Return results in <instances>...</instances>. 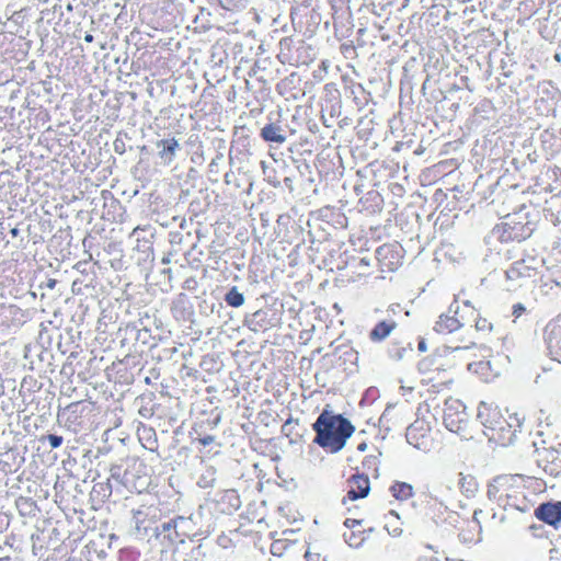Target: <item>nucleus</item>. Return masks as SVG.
Instances as JSON below:
<instances>
[{"instance_id": "nucleus-2", "label": "nucleus", "mask_w": 561, "mask_h": 561, "mask_svg": "<svg viewBox=\"0 0 561 561\" xmlns=\"http://www.w3.org/2000/svg\"><path fill=\"white\" fill-rule=\"evenodd\" d=\"M478 417L483 425V433L496 446L512 445L520 431L522 422L515 414L503 413L500 408L482 402Z\"/></svg>"}, {"instance_id": "nucleus-9", "label": "nucleus", "mask_w": 561, "mask_h": 561, "mask_svg": "<svg viewBox=\"0 0 561 561\" xmlns=\"http://www.w3.org/2000/svg\"><path fill=\"white\" fill-rule=\"evenodd\" d=\"M346 494L342 499V503L353 502L366 497L370 492V481L368 476L364 473H354L346 480Z\"/></svg>"}, {"instance_id": "nucleus-8", "label": "nucleus", "mask_w": 561, "mask_h": 561, "mask_svg": "<svg viewBox=\"0 0 561 561\" xmlns=\"http://www.w3.org/2000/svg\"><path fill=\"white\" fill-rule=\"evenodd\" d=\"M376 259L383 271L393 272L402 264V248L398 243H385L377 248Z\"/></svg>"}, {"instance_id": "nucleus-12", "label": "nucleus", "mask_w": 561, "mask_h": 561, "mask_svg": "<svg viewBox=\"0 0 561 561\" xmlns=\"http://www.w3.org/2000/svg\"><path fill=\"white\" fill-rule=\"evenodd\" d=\"M482 514L481 510H474L472 518L463 520L459 527V538L466 543L477 542L481 539V524L479 515Z\"/></svg>"}, {"instance_id": "nucleus-42", "label": "nucleus", "mask_w": 561, "mask_h": 561, "mask_svg": "<svg viewBox=\"0 0 561 561\" xmlns=\"http://www.w3.org/2000/svg\"><path fill=\"white\" fill-rule=\"evenodd\" d=\"M419 348L420 350H424V343L423 342L419 344Z\"/></svg>"}, {"instance_id": "nucleus-32", "label": "nucleus", "mask_w": 561, "mask_h": 561, "mask_svg": "<svg viewBox=\"0 0 561 561\" xmlns=\"http://www.w3.org/2000/svg\"><path fill=\"white\" fill-rule=\"evenodd\" d=\"M305 559L306 561H320V554L318 553H312L310 551H306L305 553Z\"/></svg>"}, {"instance_id": "nucleus-28", "label": "nucleus", "mask_w": 561, "mask_h": 561, "mask_svg": "<svg viewBox=\"0 0 561 561\" xmlns=\"http://www.w3.org/2000/svg\"><path fill=\"white\" fill-rule=\"evenodd\" d=\"M51 448H58L62 444V437L50 434L46 437Z\"/></svg>"}, {"instance_id": "nucleus-33", "label": "nucleus", "mask_w": 561, "mask_h": 561, "mask_svg": "<svg viewBox=\"0 0 561 561\" xmlns=\"http://www.w3.org/2000/svg\"><path fill=\"white\" fill-rule=\"evenodd\" d=\"M214 440H215V438L211 435L204 436L203 438L199 439L201 444L204 446H208V445L213 444Z\"/></svg>"}, {"instance_id": "nucleus-21", "label": "nucleus", "mask_w": 561, "mask_h": 561, "mask_svg": "<svg viewBox=\"0 0 561 561\" xmlns=\"http://www.w3.org/2000/svg\"><path fill=\"white\" fill-rule=\"evenodd\" d=\"M191 519L185 518L183 516H179L174 519H171L169 522H165L161 524L160 527H157V530L159 533L168 534V538L170 540H174V538L179 537V528L182 527L183 524H190Z\"/></svg>"}, {"instance_id": "nucleus-41", "label": "nucleus", "mask_w": 561, "mask_h": 561, "mask_svg": "<svg viewBox=\"0 0 561 561\" xmlns=\"http://www.w3.org/2000/svg\"><path fill=\"white\" fill-rule=\"evenodd\" d=\"M11 232H12L13 236H16L18 234V229L14 228V229L11 230Z\"/></svg>"}, {"instance_id": "nucleus-35", "label": "nucleus", "mask_w": 561, "mask_h": 561, "mask_svg": "<svg viewBox=\"0 0 561 561\" xmlns=\"http://www.w3.org/2000/svg\"><path fill=\"white\" fill-rule=\"evenodd\" d=\"M57 282L56 279L54 278H49L47 282H46V287L49 288V289H54L55 286H56Z\"/></svg>"}, {"instance_id": "nucleus-15", "label": "nucleus", "mask_w": 561, "mask_h": 561, "mask_svg": "<svg viewBox=\"0 0 561 561\" xmlns=\"http://www.w3.org/2000/svg\"><path fill=\"white\" fill-rule=\"evenodd\" d=\"M463 312L469 319L466 321V324L473 323L476 330L481 332H490L492 330V323L488 319L482 318L470 301H463Z\"/></svg>"}, {"instance_id": "nucleus-20", "label": "nucleus", "mask_w": 561, "mask_h": 561, "mask_svg": "<svg viewBox=\"0 0 561 561\" xmlns=\"http://www.w3.org/2000/svg\"><path fill=\"white\" fill-rule=\"evenodd\" d=\"M468 369L479 376V378L484 382H489L495 377L489 360H478L470 363L468 365Z\"/></svg>"}, {"instance_id": "nucleus-30", "label": "nucleus", "mask_w": 561, "mask_h": 561, "mask_svg": "<svg viewBox=\"0 0 561 561\" xmlns=\"http://www.w3.org/2000/svg\"><path fill=\"white\" fill-rule=\"evenodd\" d=\"M526 311V308L523 304L518 302L513 306V316L515 318H519L524 312Z\"/></svg>"}, {"instance_id": "nucleus-36", "label": "nucleus", "mask_w": 561, "mask_h": 561, "mask_svg": "<svg viewBox=\"0 0 561 561\" xmlns=\"http://www.w3.org/2000/svg\"><path fill=\"white\" fill-rule=\"evenodd\" d=\"M187 526H188V524H183L182 527L179 528V536H181V535L185 536L186 535Z\"/></svg>"}, {"instance_id": "nucleus-7", "label": "nucleus", "mask_w": 561, "mask_h": 561, "mask_svg": "<svg viewBox=\"0 0 561 561\" xmlns=\"http://www.w3.org/2000/svg\"><path fill=\"white\" fill-rule=\"evenodd\" d=\"M540 261L537 256L525 255L515 261L505 272L507 279L518 280L523 278H531L538 274Z\"/></svg>"}, {"instance_id": "nucleus-10", "label": "nucleus", "mask_w": 561, "mask_h": 561, "mask_svg": "<svg viewBox=\"0 0 561 561\" xmlns=\"http://www.w3.org/2000/svg\"><path fill=\"white\" fill-rule=\"evenodd\" d=\"M467 320L469 319L465 316L462 302L461 306L457 305L454 314L449 312L440 314L434 330L439 334H449L466 325Z\"/></svg>"}, {"instance_id": "nucleus-14", "label": "nucleus", "mask_w": 561, "mask_h": 561, "mask_svg": "<svg viewBox=\"0 0 561 561\" xmlns=\"http://www.w3.org/2000/svg\"><path fill=\"white\" fill-rule=\"evenodd\" d=\"M525 225L520 221H504L497 226L500 239L504 242L520 241L526 238Z\"/></svg>"}, {"instance_id": "nucleus-31", "label": "nucleus", "mask_w": 561, "mask_h": 561, "mask_svg": "<svg viewBox=\"0 0 561 561\" xmlns=\"http://www.w3.org/2000/svg\"><path fill=\"white\" fill-rule=\"evenodd\" d=\"M416 427L415 426H410L408 428V432H407V437L409 439V442L412 444L413 443V439H415L416 437Z\"/></svg>"}, {"instance_id": "nucleus-3", "label": "nucleus", "mask_w": 561, "mask_h": 561, "mask_svg": "<svg viewBox=\"0 0 561 561\" xmlns=\"http://www.w3.org/2000/svg\"><path fill=\"white\" fill-rule=\"evenodd\" d=\"M458 367L456 351L448 348L436 350L417 364L422 383L431 386L435 391H440L453 385Z\"/></svg>"}, {"instance_id": "nucleus-17", "label": "nucleus", "mask_w": 561, "mask_h": 561, "mask_svg": "<svg viewBox=\"0 0 561 561\" xmlns=\"http://www.w3.org/2000/svg\"><path fill=\"white\" fill-rule=\"evenodd\" d=\"M397 328L394 320H382L379 321L370 331L369 339L373 342H380L385 340L390 333Z\"/></svg>"}, {"instance_id": "nucleus-16", "label": "nucleus", "mask_w": 561, "mask_h": 561, "mask_svg": "<svg viewBox=\"0 0 561 561\" xmlns=\"http://www.w3.org/2000/svg\"><path fill=\"white\" fill-rule=\"evenodd\" d=\"M306 433V426L300 424L297 420H287L283 424V435L288 438L289 444H301Z\"/></svg>"}, {"instance_id": "nucleus-13", "label": "nucleus", "mask_w": 561, "mask_h": 561, "mask_svg": "<svg viewBox=\"0 0 561 561\" xmlns=\"http://www.w3.org/2000/svg\"><path fill=\"white\" fill-rule=\"evenodd\" d=\"M535 516L554 528L561 527V502L542 503L535 510Z\"/></svg>"}, {"instance_id": "nucleus-26", "label": "nucleus", "mask_w": 561, "mask_h": 561, "mask_svg": "<svg viewBox=\"0 0 561 561\" xmlns=\"http://www.w3.org/2000/svg\"><path fill=\"white\" fill-rule=\"evenodd\" d=\"M386 519H387V523H386L385 527L388 530V533L392 536H400L402 534V529L400 527L396 526V527L390 528V522L399 519L398 513L394 511H390L386 515Z\"/></svg>"}, {"instance_id": "nucleus-5", "label": "nucleus", "mask_w": 561, "mask_h": 561, "mask_svg": "<svg viewBox=\"0 0 561 561\" xmlns=\"http://www.w3.org/2000/svg\"><path fill=\"white\" fill-rule=\"evenodd\" d=\"M470 416L466 405L458 399L445 401L443 422L449 432L461 434L467 431Z\"/></svg>"}, {"instance_id": "nucleus-25", "label": "nucleus", "mask_w": 561, "mask_h": 561, "mask_svg": "<svg viewBox=\"0 0 561 561\" xmlns=\"http://www.w3.org/2000/svg\"><path fill=\"white\" fill-rule=\"evenodd\" d=\"M262 136L265 140L280 141L279 128L275 125L265 126L262 129Z\"/></svg>"}, {"instance_id": "nucleus-24", "label": "nucleus", "mask_w": 561, "mask_h": 561, "mask_svg": "<svg viewBox=\"0 0 561 561\" xmlns=\"http://www.w3.org/2000/svg\"><path fill=\"white\" fill-rule=\"evenodd\" d=\"M226 302L234 308L241 307L244 304V297L239 293L237 287H232L225 297Z\"/></svg>"}, {"instance_id": "nucleus-39", "label": "nucleus", "mask_w": 561, "mask_h": 561, "mask_svg": "<svg viewBox=\"0 0 561 561\" xmlns=\"http://www.w3.org/2000/svg\"><path fill=\"white\" fill-rule=\"evenodd\" d=\"M162 263H164V264H169V263H170V259H169V257H163V259H162Z\"/></svg>"}, {"instance_id": "nucleus-11", "label": "nucleus", "mask_w": 561, "mask_h": 561, "mask_svg": "<svg viewBox=\"0 0 561 561\" xmlns=\"http://www.w3.org/2000/svg\"><path fill=\"white\" fill-rule=\"evenodd\" d=\"M363 519L346 518L344 526L347 530L343 534L345 542L352 548L360 547L367 539V531L364 528Z\"/></svg>"}, {"instance_id": "nucleus-22", "label": "nucleus", "mask_w": 561, "mask_h": 561, "mask_svg": "<svg viewBox=\"0 0 561 561\" xmlns=\"http://www.w3.org/2000/svg\"><path fill=\"white\" fill-rule=\"evenodd\" d=\"M390 493L398 501H407L414 495V490L411 484L397 481L390 486Z\"/></svg>"}, {"instance_id": "nucleus-27", "label": "nucleus", "mask_w": 561, "mask_h": 561, "mask_svg": "<svg viewBox=\"0 0 561 561\" xmlns=\"http://www.w3.org/2000/svg\"><path fill=\"white\" fill-rule=\"evenodd\" d=\"M173 561H191V556L188 552L183 551L180 548H176L173 551Z\"/></svg>"}, {"instance_id": "nucleus-19", "label": "nucleus", "mask_w": 561, "mask_h": 561, "mask_svg": "<svg viewBox=\"0 0 561 561\" xmlns=\"http://www.w3.org/2000/svg\"><path fill=\"white\" fill-rule=\"evenodd\" d=\"M458 486H459L460 492L466 497H472L479 491L478 481H477L476 477H473L470 473H462V472L459 473Z\"/></svg>"}, {"instance_id": "nucleus-18", "label": "nucleus", "mask_w": 561, "mask_h": 561, "mask_svg": "<svg viewBox=\"0 0 561 561\" xmlns=\"http://www.w3.org/2000/svg\"><path fill=\"white\" fill-rule=\"evenodd\" d=\"M157 147H162L159 152L161 159H163L164 163L171 164L174 160L175 153L180 148V144L175 138L162 139L157 142Z\"/></svg>"}, {"instance_id": "nucleus-37", "label": "nucleus", "mask_w": 561, "mask_h": 561, "mask_svg": "<svg viewBox=\"0 0 561 561\" xmlns=\"http://www.w3.org/2000/svg\"><path fill=\"white\" fill-rule=\"evenodd\" d=\"M84 41H85L87 43H92V42H93V36H92L91 34H87V35L84 36Z\"/></svg>"}, {"instance_id": "nucleus-23", "label": "nucleus", "mask_w": 561, "mask_h": 561, "mask_svg": "<svg viewBox=\"0 0 561 561\" xmlns=\"http://www.w3.org/2000/svg\"><path fill=\"white\" fill-rule=\"evenodd\" d=\"M271 157L273 160L272 162L262 161L263 173L266 180H268L274 186H277L279 181L274 168V164L277 163V159L275 158V153H271Z\"/></svg>"}, {"instance_id": "nucleus-6", "label": "nucleus", "mask_w": 561, "mask_h": 561, "mask_svg": "<svg viewBox=\"0 0 561 561\" xmlns=\"http://www.w3.org/2000/svg\"><path fill=\"white\" fill-rule=\"evenodd\" d=\"M543 341L550 358L561 363V316L547 323L543 329Z\"/></svg>"}, {"instance_id": "nucleus-29", "label": "nucleus", "mask_w": 561, "mask_h": 561, "mask_svg": "<svg viewBox=\"0 0 561 561\" xmlns=\"http://www.w3.org/2000/svg\"><path fill=\"white\" fill-rule=\"evenodd\" d=\"M362 463H363L364 468H367V469L375 468L376 469L377 465H378V460L375 456H370V457H366Z\"/></svg>"}, {"instance_id": "nucleus-34", "label": "nucleus", "mask_w": 561, "mask_h": 561, "mask_svg": "<svg viewBox=\"0 0 561 561\" xmlns=\"http://www.w3.org/2000/svg\"><path fill=\"white\" fill-rule=\"evenodd\" d=\"M367 447H368L367 443L366 442H362V443H359L357 445L356 449L358 451H360V453H364V451H366Z\"/></svg>"}, {"instance_id": "nucleus-1", "label": "nucleus", "mask_w": 561, "mask_h": 561, "mask_svg": "<svg viewBox=\"0 0 561 561\" xmlns=\"http://www.w3.org/2000/svg\"><path fill=\"white\" fill-rule=\"evenodd\" d=\"M546 483L535 477L503 474L494 478L488 486V496L504 510L528 511L533 501L530 494L542 492Z\"/></svg>"}, {"instance_id": "nucleus-4", "label": "nucleus", "mask_w": 561, "mask_h": 561, "mask_svg": "<svg viewBox=\"0 0 561 561\" xmlns=\"http://www.w3.org/2000/svg\"><path fill=\"white\" fill-rule=\"evenodd\" d=\"M312 427L316 432L313 442L331 454L342 450L355 432V426L350 420L328 410L320 413Z\"/></svg>"}, {"instance_id": "nucleus-38", "label": "nucleus", "mask_w": 561, "mask_h": 561, "mask_svg": "<svg viewBox=\"0 0 561 561\" xmlns=\"http://www.w3.org/2000/svg\"><path fill=\"white\" fill-rule=\"evenodd\" d=\"M276 550H277V543H276V542H274V543L272 545V547H271V551H272V553H273V554H276Z\"/></svg>"}, {"instance_id": "nucleus-40", "label": "nucleus", "mask_w": 561, "mask_h": 561, "mask_svg": "<svg viewBox=\"0 0 561 561\" xmlns=\"http://www.w3.org/2000/svg\"><path fill=\"white\" fill-rule=\"evenodd\" d=\"M0 561H12L9 557L0 558Z\"/></svg>"}]
</instances>
